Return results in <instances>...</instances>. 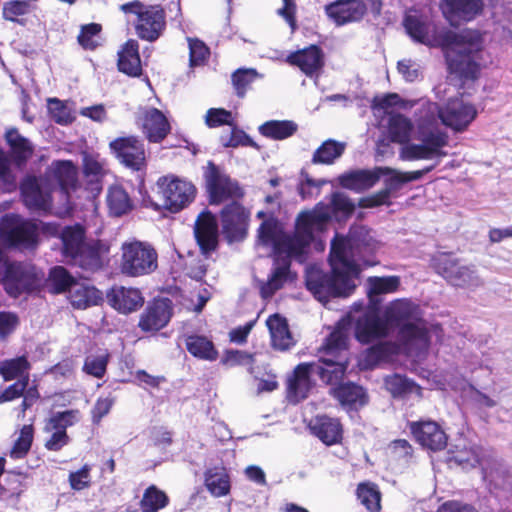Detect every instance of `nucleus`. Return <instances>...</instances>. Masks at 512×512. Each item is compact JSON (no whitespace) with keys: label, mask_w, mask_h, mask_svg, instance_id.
I'll return each instance as SVG.
<instances>
[{"label":"nucleus","mask_w":512,"mask_h":512,"mask_svg":"<svg viewBox=\"0 0 512 512\" xmlns=\"http://www.w3.org/2000/svg\"><path fill=\"white\" fill-rule=\"evenodd\" d=\"M400 286L398 276H372L366 280L369 299L367 310L355 324V337L363 344L387 338L398 330V342L379 341L368 347L363 361L367 368L391 361L403 348L406 352L420 354L430 345L429 331L421 318L418 306L404 299L391 302L380 314L381 295L395 292Z\"/></svg>","instance_id":"f257e3e1"},{"label":"nucleus","mask_w":512,"mask_h":512,"mask_svg":"<svg viewBox=\"0 0 512 512\" xmlns=\"http://www.w3.org/2000/svg\"><path fill=\"white\" fill-rule=\"evenodd\" d=\"M355 209V204L347 194H331L328 204L318 203L312 210L301 212L295 223L294 234L285 232L282 223L270 216L258 228V244L271 248L274 259L267 281L260 282V295L263 299L272 297L285 283L293 281L291 259H302L310 244L315 240V231H321L334 219L346 220Z\"/></svg>","instance_id":"f03ea898"},{"label":"nucleus","mask_w":512,"mask_h":512,"mask_svg":"<svg viewBox=\"0 0 512 512\" xmlns=\"http://www.w3.org/2000/svg\"><path fill=\"white\" fill-rule=\"evenodd\" d=\"M403 25L414 41L442 47L452 73L466 79L477 77L480 67L485 63L483 39L478 31L464 30L457 33L446 28L438 29L416 10L406 12Z\"/></svg>","instance_id":"7ed1b4c3"},{"label":"nucleus","mask_w":512,"mask_h":512,"mask_svg":"<svg viewBox=\"0 0 512 512\" xmlns=\"http://www.w3.org/2000/svg\"><path fill=\"white\" fill-rule=\"evenodd\" d=\"M420 114L418 122L420 129V144L407 143L401 148L400 155L404 160L439 159L446 155L442 148L447 144V135L439 130L429 129L438 120L454 131H464L475 119V107L465 102L461 97L450 98L439 107L436 103L421 99L416 103Z\"/></svg>","instance_id":"20e7f679"},{"label":"nucleus","mask_w":512,"mask_h":512,"mask_svg":"<svg viewBox=\"0 0 512 512\" xmlns=\"http://www.w3.org/2000/svg\"><path fill=\"white\" fill-rule=\"evenodd\" d=\"M324 356L318 361L297 365L288 381V399L298 403L308 397L312 387L311 377L317 376L323 383L333 386L344 378L348 358V337L345 331L335 330L323 344Z\"/></svg>","instance_id":"39448f33"},{"label":"nucleus","mask_w":512,"mask_h":512,"mask_svg":"<svg viewBox=\"0 0 512 512\" xmlns=\"http://www.w3.org/2000/svg\"><path fill=\"white\" fill-rule=\"evenodd\" d=\"M329 263L331 272L327 273L319 269H309L305 277V285L315 299L322 304H326L330 298H346L352 294L356 288L354 279L359 275H354L348 267L335 269L334 257L329 254Z\"/></svg>","instance_id":"423d86ee"},{"label":"nucleus","mask_w":512,"mask_h":512,"mask_svg":"<svg viewBox=\"0 0 512 512\" xmlns=\"http://www.w3.org/2000/svg\"><path fill=\"white\" fill-rule=\"evenodd\" d=\"M372 237L364 226L354 225L347 236H336L331 241L330 255L334 257L335 269L348 267L354 275H360V263L370 265L362 254L370 250Z\"/></svg>","instance_id":"0eeeda50"},{"label":"nucleus","mask_w":512,"mask_h":512,"mask_svg":"<svg viewBox=\"0 0 512 512\" xmlns=\"http://www.w3.org/2000/svg\"><path fill=\"white\" fill-rule=\"evenodd\" d=\"M156 250L147 243L134 241L122 245L121 272L130 277L151 274L158 267Z\"/></svg>","instance_id":"6e6552de"},{"label":"nucleus","mask_w":512,"mask_h":512,"mask_svg":"<svg viewBox=\"0 0 512 512\" xmlns=\"http://www.w3.org/2000/svg\"><path fill=\"white\" fill-rule=\"evenodd\" d=\"M121 10L137 16L136 34L143 40H157L165 28V12L158 5H144L139 1H133L121 5Z\"/></svg>","instance_id":"1a4fd4ad"},{"label":"nucleus","mask_w":512,"mask_h":512,"mask_svg":"<svg viewBox=\"0 0 512 512\" xmlns=\"http://www.w3.org/2000/svg\"><path fill=\"white\" fill-rule=\"evenodd\" d=\"M0 239L8 247L34 248L38 243V226L15 214H6L0 221Z\"/></svg>","instance_id":"9d476101"},{"label":"nucleus","mask_w":512,"mask_h":512,"mask_svg":"<svg viewBox=\"0 0 512 512\" xmlns=\"http://www.w3.org/2000/svg\"><path fill=\"white\" fill-rule=\"evenodd\" d=\"M431 265L435 271L453 286L478 287L482 280L474 265H463L448 254L433 256Z\"/></svg>","instance_id":"9b49d317"},{"label":"nucleus","mask_w":512,"mask_h":512,"mask_svg":"<svg viewBox=\"0 0 512 512\" xmlns=\"http://www.w3.org/2000/svg\"><path fill=\"white\" fill-rule=\"evenodd\" d=\"M6 293L14 298L23 293H30L39 286L36 267L24 262H10L0 276Z\"/></svg>","instance_id":"f8f14e48"},{"label":"nucleus","mask_w":512,"mask_h":512,"mask_svg":"<svg viewBox=\"0 0 512 512\" xmlns=\"http://www.w3.org/2000/svg\"><path fill=\"white\" fill-rule=\"evenodd\" d=\"M194 236L201 253L207 258L219 244L217 218L208 210L202 211L194 225Z\"/></svg>","instance_id":"ddd939ff"},{"label":"nucleus","mask_w":512,"mask_h":512,"mask_svg":"<svg viewBox=\"0 0 512 512\" xmlns=\"http://www.w3.org/2000/svg\"><path fill=\"white\" fill-rule=\"evenodd\" d=\"M248 213L245 208L232 201L221 210L222 229L229 242L241 241L247 234Z\"/></svg>","instance_id":"4468645a"},{"label":"nucleus","mask_w":512,"mask_h":512,"mask_svg":"<svg viewBox=\"0 0 512 512\" xmlns=\"http://www.w3.org/2000/svg\"><path fill=\"white\" fill-rule=\"evenodd\" d=\"M409 428L415 440L424 448L440 451L447 445V435L435 421H413L409 423Z\"/></svg>","instance_id":"2eb2a0df"},{"label":"nucleus","mask_w":512,"mask_h":512,"mask_svg":"<svg viewBox=\"0 0 512 512\" xmlns=\"http://www.w3.org/2000/svg\"><path fill=\"white\" fill-rule=\"evenodd\" d=\"M110 148L122 164L139 171L145 165V148L136 137H121L110 143Z\"/></svg>","instance_id":"dca6fc26"},{"label":"nucleus","mask_w":512,"mask_h":512,"mask_svg":"<svg viewBox=\"0 0 512 512\" xmlns=\"http://www.w3.org/2000/svg\"><path fill=\"white\" fill-rule=\"evenodd\" d=\"M483 6L482 0H441L442 12L451 25L475 19L482 13Z\"/></svg>","instance_id":"f3484780"},{"label":"nucleus","mask_w":512,"mask_h":512,"mask_svg":"<svg viewBox=\"0 0 512 512\" xmlns=\"http://www.w3.org/2000/svg\"><path fill=\"white\" fill-rule=\"evenodd\" d=\"M172 316L171 301L158 299L148 304L139 320V327L146 332L158 331L165 327Z\"/></svg>","instance_id":"a211bd4d"},{"label":"nucleus","mask_w":512,"mask_h":512,"mask_svg":"<svg viewBox=\"0 0 512 512\" xmlns=\"http://www.w3.org/2000/svg\"><path fill=\"white\" fill-rule=\"evenodd\" d=\"M108 304L120 313L128 314L138 310L144 303V297L137 288L114 286L106 294Z\"/></svg>","instance_id":"6ab92c4d"},{"label":"nucleus","mask_w":512,"mask_h":512,"mask_svg":"<svg viewBox=\"0 0 512 512\" xmlns=\"http://www.w3.org/2000/svg\"><path fill=\"white\" fill-rule=\"evenodd\" d=\"M382 171L384 170L380 167L350 170L339 175L335 179V184L347 190H367L381 179Z\"/></svg>","instance_id":"aec40b11"},{"label":"nucleus","mask_w":512,"mask_h":512,"mask_svg":"<svg viewBox=\"0 0 512 512\" xmlns=\"http://www.w3.org/2000/svg\"><path fill=\"white\" fill-rule=\"evenodd\" d=\"M308 428L312 435L327 446L337 444L342 440L343 428L337 418L317 415L309 421Z\"/></svg>","instance_id":"412c9836"},{"label":"nucleus","mask_w":512,"mask_h":512,"mask_svg":"<svg viewBox=\"0 0 512 512\" xmlns=\"http://www.w3.org/2000/svg\"><path fill=\"white\" fill-rule=\"evenodd\" d=\"M326 13L337 25L360 21L366 13L361 0H338L326 6Z\"/></svg>","instance_id":"4be33fe9"},{"label":"nucleus","mask_w":512,"mask_h":512,"mask_svg":"<svg viewBox=\"0 0 512 512\" xmlns=\"http://www.w3.org/2000/svg\"><path fill=\"white\" fill-rule=\"evenodd\" d=\"M342 380L343 378L331 388V394L334 398H336L342 406L349 409H357L358 407L364 406L367 403L365 390L353 382L340 383Z\"/></svg>","instance_id":"5701e85b"},{"label":"nucleus","mask_w":512,"mask_h":512,"mask_svg":"<svg viewBox=\"0 0 512 512\" xmlns=\"http://www.w3.org/2000/svg\"><path fill=\"white\" fill-rule=\"evenodd\" d=\"M143 132L150 142H160L170 130L169 123L164 114L156 108L143 111Z\"/></svg>","instance_id":"b1692460"},{"label":"nucleus","mask_w":512,"mask_h":512,"mask_svg":"<svg viewBox=\"0 0 512 512\" xmlns=\"http://www.w3.org/2000/svg\"><path fill=\"white\" fill-rule=\"evenodd\" d=\"M83 173L86 179L95 187L92 190L101 192L103 186L101 183L107 178L111 177L109 170L106 168L104 159L100 158L98 154L83 152Z\"/></svg>","instance_id":"393cba45"},{"label":"nucleus","mask_w":512,"mask_h":512,"mask_svg":"<svg viewBox=\"0 0 512 512\" xmlns=\"http://www.w3.org/2000/svg\"><path fill=\"white\" fill-rule=\"evenodd\" d=\"M287 61L298 66L307 76H312L323 66V54L319 47L311 45L288 56Z\"/></svg>","instance_id":"a878e982"},{"label":"nucleus","mask_w":512,"mask_h":512,"mask_svg":"<svg viewBox=\"0 0 512 512\" xmlns=\"http://www.w3.org/2000/svg\"><path fill=\"white\" fill-rule=\"evenodd\" d=\"M203 175L207 192H238L239 190L238 183L212 161L207 163Z\"/></svg>","instance_id":"bb28decb"},{"label":"nucleus","mask_w":512,"mask_h":512,"mask_svg":"<svg viewBox=\"0 0 512 512\" xmlns=\"http://www.w3.org/2000/svg\"><path fill=\"white\" fill-rule=\"evenodd\" d=\"M62 241V253L64 257L73 260L81 253L86 245L85 231L82 226L76 224L74 226H66L60 234Z\"/></svg>","instance_id":"cd10ccee"},{"label":"nucleus","mask_w":512,"mask_h":512,"mask_svg":"<svg viewBox=\"0 0 512 512\" xmlns=\"http://www.w3.org/2000/svg\"><path fill=\"white\" fill-rule=\"evenodd\" d=\"M266 324L270 331L272 346L281 351L289 349L293 339L286 319L279 314H274L268 317Z\"/></svg>","instance_id":"c85d7f7f"},{"label":"nucleus","mask_w":512,"mask_h":512,"mask_svg":"<svg viewBox=\"0 0 512 512\" xmlns=\"http://www.w3.org/2000/svg\"><path fill=\"white\" fill-rule=\"evenodd\" d=\"M118 67L121 72L130 76H138L141 73V60L139 45L136 40H128L119 52Z\"/></svg>","instance_id":"c756f323"},{"label":"nucleus","mask_w":512,"mask_h":512,"mask_svg":"<svg viewBox=\"0 0 512 512\" xmlns=\"http://www.w3.org/2000/svg\"><path fill=\"white\" fill-rule=\"evenodd\" d=\"M185 345L187 351L198 359L215 361L218 358V351L213 342L206 336L197 334L187 335L185 337Z\"/></svg>","instance_id":"7c9ffc66"},{"label":"nucleus","mask_w":512,"mask_h":512,"mask_svg":"<svg viewBox=\"0 0 512 512\" xmlns=\"http://www.w3.org/2000/svg\"><path fill=\"white\" fill-rule=\"evenodd\" d=\"M298 131V124L292 120H269L258 127V132L268 139L285 140Z\"/></svg>","instance_id":"2f4dec72"},{"label":"nucleus","mask_w":512,"mask_h":512,"mask_svg":"<svg viewBox=\"0 0 512 512\" xmlns=\"http://www.w3.org/2000/svg\"><path fill=\"white\" fill-rule=\"evenodd\" d=\"M5 139L11 148V153L17 165L24 164L33 153L30 141L23 137L16 128H10L5 133Z\"/></svg>","instance_id":"473e14b6"},{"label":"nucleus","mask_w":512,"mask_h":512,"mask_svg":"<svg viewBox=\"0 0 512 512\" xmlns=\"http://www.w3.org/2000/svg\"><path fill=\"white\" fill-rule=\"evenodd\" d=\"M205 486L215 497H222L230 491V479L225 468L214 467L205 472Z\"/></svg>","instance_id":"72a5a7b5"},{"label":"nucleus","mask_w":512,"mask_h":512,"mask_svg":"<svg viewBox=\"0 0 512 512\" xmlns=\"http://www.w3.org/2000/svg\"><path fill=\"white\" fill-rule=\"evenodd\" d=\"M159 201L149 199L150 206L156 211L166 210L177 213L194 200L195 194H157Z\"/></svg>","instance_id":"f704fd0d"},{"label":"nucleus","mask_w":512,"mask_h":512,"mask_svg":"<svg viewBox=\"0 0 512 512\" xmlns=\"http://www.w3.org/2000/svg\"><path fill=\"white\" fill-rule=\"evenodd\" d=\"M345 143L333 139L324 141L312 156L313 164H333L345 151Z\"/></svg>","instance_id":"c9c22d12"},{"label":"nucleus","mask_w":512,"mask_h":512,"mask_svg":"<svg viewBox=\"0 0 512 512\" xmlns=\"http://www.w3.org/2000/svg\"><path fill=\"white\" fill-rule=\"evenodd\" d=\"M101 299L100 291L95 287L75 285L71 291L70 301L73 307L77 309H86L97 305Z\"/></svg>","instance_id":"e433bc0d"},{"label":"nucleus","mask_w":512,"mask_h":512,"mask_svg":"<svg viewBox=\"0 0 512 512\" xmlns=\"http://www.w3.org/2000/svg\"><path fill=\"white\" fill-rule=\"evenodd\" d=\"M49 286L54 294L74 290L77 285L75 278L62 266H55L49 273Z\"/></svg>","instance_id":"4c0bfd02"},{"label":"nucleus","mask_w":512,"mask_h":512,"mask_svg":"<svg viewBox=\"0 0 512 512\" xmlns=\"http://www.w3.org/2000/svg\"><path fill=\"white\" fill-rule=\"evenodd\" d=\"M77 168L71 161H58L54 164V175L61 186L62 192L76 189Z\"/></svg>","instance_id":"58836bf2"},{"label":"nucleus","mask_w":512,"mask_h":512,"mask_svg":"<svg viewBox=\"0 0 512 512\" xmlns=\"http://www.w3.org/2000/svg\"><path fill=\"white\" fill-rule=\"evenodd\" d=\"M357 497L369 512H379L381 509V493L377 485L369 482L360 483Z\"/></svg>","instance_id":"ea45409f"},{"label":"nucleus","mask_w":512,"mask_h":512,"mask_svg":"<svg viewBox=\"0 0 512 512\" xmlns=\"http://www.w3.org/2000/svg\"><path fill=\"white\" fill-rule=\"evenodd\" d=\"M411 132L412 124L403 115L395 114L389 118V134L393 142L401 144L408 142Z\"/></svg>","instance_id":"a19ab883"},{"label":"nucleus","mask_w":512,"mask_h":512,"mask_svg":"<svg viewBox=\"0 0 512 512\" xmlns=\"http://www.w3.org/2000/svg\"><path fill=\"white\" fill-rule=\"evenodd\" d=\"M22 203L31 213L46 216L52 211V194H20Z\"/></svg>","instance_id":"79ce46f5"},{"label":"nucleus","mask_w":512,"mask_h":512,"mask_svg":"<svg viewBox=\"0 0 512 512\" xmlns=\"http://www.w3.org/2000/svg\"><path fill=\"white\" fill-rule=\"evenodd\" d=\"M168 502L165 492L151 485L145 490L140 505L142 512H157L167 506Z\"/></svg>","instance_id":"37998d69"},{"label":"nucleus","mask_w":512,"mask_h":512,"mask_svg":"<svg viewBox=\"0 0 512 512\" xmlns=\"http://www.w3.org/2000/svg\"><path fill=\"white\" fill-rule=\"evenodd\" d=\"M29 369L30 363L25 356L5 360L0 363V375L5 381H10L17 377L23 378V374Z\"/></svg>","instance_id":"c03bdc74"},{"label":"nucleus","mask_w":512,"mask_h":512,"mask_svg":"<svg viewBox=\"0 0 512 512\" xmlns=\"http://www.w3.org/2000/svg\"><path fill=\"white\" fill-rule=\"evenodd\" d=\"M157 187L161 192H196L190 181L174 174L161 176L157 180Z\"/></svg>","instance_id":"a18cd8bd"},{"label":"nucleus","mask_w":512,"mask_h":512,"mask_svg":"<svg viewBox=\"0 0 512 512\" xmlns=\"http://www.w3.org/2000/svg\"><path fill=\"white\" fill-rule=\"evenodd\" d=\"M34 437V429L32 425H24L19 433V437L15 441L10 457L13 459H22L29 452Z\"/></svg>","instance_id":"49530a36"},{"label":"nucleus","mask_w":512,"mask_h":512,"mask_svg":"<svg viewBox=\"0 0 512 512\" xmlns=\"http://www.w3.org/2000/svg\"><path fill=\"white\" fill-rule=\"evenodd\" d=\"M73 261L80 267L89 271H96L101 268L102 265L99 249L96 246L87 244L83 247L81 253L73 259Z\"/></svg>","instance_id":"de8ad7c7"},{"label":"nucleus","mask_w":512,"mask_h":512,"mask_svg":"<svg viewBox=\"0 0 512 512\" xmlns=\"http://www.w3.org/2000/svg\"><path fill=\"white\" fill-rule=\"evenodd\" d=\"M452 460L463 469L474 468L482 465V448L476 445L457 451Z\"/></svg>","instance_id":"09e8293b"},{"label":"nucleus","mask_w":512,"mask_h":512,"mask_svg":"<svg viewBox=\"0 0 512 512\" xmlns=\"http://www.w3.org/2000/svg\"><path fill=\"white\" fill-rule=\"evenodd\" d=\"M254 354L237 349L225 350L221 363L226 366H249V372L253 373Z\"/></svg>","instance_id":"8fccbe9b"},{"label":"nucleus","mask_w":512,"mask_h":512,"mask_svg":"<svg viewBox=\"0 0 512 512\" xmlns=\"http://www.w3.org/2000/svg\"><path fill=\"white\" fill-rule=\"evenodd\" d=\"M77 415L78 411L76 410L55 412L50 417L48 424L46 425V430L66 432L68 427L74 425L78 421Z\"/></svg>","instance_id":"3c124183"},{"label":"nucleus","mask_w":512,"mask_h":512,"mask_svg":"<svg viewBox=\"0 0 512 512\" xmlns=\"http://www.w3.org/2000/svg\"><path fill=\"white\" fill-rule=\"evenodd\" d=\"M385 386L393 397H402L413 390L415 383L406 376L394 374L385 378Z\"/></svg>","instance_id":"603ef678"},{"label":"nucleus","mask_w":512,"mask_h":512,"mask_svg":"<svg viewBox=\"0 0 512 512\" xmlns=\"http://www.w3.org/2000/svg\"><path fill=\"white\" fill-rule=\"evenodd\" d=\"M48 111L51 118L58 124L67 125L74 120L71 109L59 99L52 98L48 100Z\"/></svg>","instance_id":"864d4df0"},{"label":"nucleus","mask_w":512,"mask_h":512,"mask_svg":"<svg viewBox=\"0 0 512 512\" xmlns=\"http://www.w3.org/2000/svg\"><path fill=\"white\" fill-rule=\"evenodd\" d=\"M107 205L114 217H120L133 209L129 194H107Z\"/></svg>","instance_id":"5fc2aeb1"},{"label":"nucleus","mask_w":512,"mask_h":512,"mask_svg":"<svg viewBox=\"0 0 512 512\" xmlns=\"http://www.w3.org/2000/svg\"><path fill=\"white\" fill-rule=\"evenodd\" d=\"M258 77V73L254 69H238L232 75V82L236 93L239 97H243L250 86Z\"/></svg>","instance_id":"6e6d98bb"},{"label":"nucleus","mask_w":512,"mask_h":512,"mask_svg":"<svg viewBox=\"0 0 512 512\" xmlns=\"http://www.w3.org/2000/svg\"><path fill=\"white\" fill-rule=\"evenodd\" d=\"M101 26L96 23H91L82 26L81 32L78 36V42L84 49L93 50L99 45V33Z\"/></svg>","instance_id":"4d7b16f0"},{"label":"nucleus","mask_w":512,"mask_h":512,"mask_svg":"<svg viewBox=\"0 0 512 512\" xmlns=\"http://www.w3.org/2000/svg\"><path fill=\"white\" fill-rule=\"evenodd\" d=\"M190 51V66L202 65L209 55V49L204 42L199 39L188 38Z\"/></svg>","instance_id":"13d9d810"},{"label":"nucleus","mask_w":512,"mask_h":512,"mask_svg":"<svg viewBox=\"0 0 512 512\" xmlns=\"http://www.w3.org/2000/svg\"><path fill=\"white\" fill-rule=\"evenodd\" d=\"M381 168L384 170L381 172V178H383L384 183L388 186L389 189H398L402 184L420 176L419 172H417L413 177H408L406 174L397 172L390 168Z\"/></svg>","instance_id":"bf43d9fd"},{"label":"nucleus","mask_w":512,"mask_h":512,"mask_svg":"<svg viewBox=\"0 0 512 512\" xmlns=\"http://www.w3.org/2000/svg\"><path fill=\"white\" fill-rule=\"evenodd\" d=\"M107 363L106 356H88L85 359L83 371L96 378H102L106 372Z\"/></svg>","instance_id":"052dcab7"},{"label":"nucleus","mask_w":512,"mask_h":512,"mask_svg":"<svg viewBox=\"0 0 512 512\" xmlns=\"http://www.w3.org/2000/svg\"><path fill=\"white\" fill-rule=\"evenodd\" d=\"M28 384L29 376L26 374L25 377L20 378L15 383L6 387L3 391L0 392V404L20 398L23 395V392L26 390Z\"/></svg>","instance_id":"680f3d73"},{"label":"nucleus","mask_w":512,"mask_h":512,"mask_svg":"<svg viewBox=\"0 0 512 512\" xmlns=\"http://www.w3.org/2000/svg\"><path fill=\"white\" fill-rule=\"evenodd\" d=\"M30 7L29 1H10L4 4L2 14L6 20L14 22L18 16L29 13Z\"/></svg>","instance_id":"e2e57ef3"},{"label":"nucleus","mask_w":512,"mask_h":512,"mask_svg":"<svg viewBox=\"0 0 512 512\" xmlns=\"http://www.w3.org/2000/svg\"><path fill=\"white\" fill-rule=\"evenodd\" d=\"M390 451L394 458L409 464L413 458V447L405 439L394 440L390 444Z\"/></svg>","instance_id":"0e129e2a"},{"label":"nucleus","mask_w":512,"mask_h":512,"mask_svg":"<svg viewBox=\"0 0 512 512\" xmlns=\"http://www.w3.org/2000/svg\"><path fill=\"white\" fill-rule=\"evenodd\" d=\"M90 470V466L85 464L69 474V484L73 490L80 491L90 486Z\"/></svg>","instance_id":"69168bd1"},{"label":"nucleus","mask_w":512,"mask_h":512,"mask_svg":"<svg viewBox=\"0 0 512 512\" xmlns=\"http://www.w3.org/2000/svg\"><path fill=\"white\" fill-rule=\"evenodd\" d=\"M231 116V112L225 109L210 108L206 113L205 123L210 128L230 124Z\"/></svg>","instance_id":"338daca9"},{"label":"nucleus","mask_w":512,"mask_h":512,"mask_svg":"<svg viewBox=\"0 0 512 512\" xmlns=\"http://www.w3.org/2000/svg\"><path fill=\"white\" fill-rule=\"evenodd\" d=\"M16 176L12 169V163L9 155L0 148V182L6 185H13Z\"/></svg>","instance_id":"774afa93"}]
</instances>
